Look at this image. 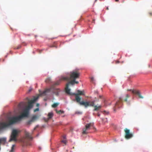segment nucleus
Here are the masks:
<instances>
[{"instance_id": "nucleus-4", "label": "nucleus", "mask_w": 152, "mask_h": 152, "mask_svg": "<svg viewBox=\"0 0 152 152\" xmlns=\"http://www.w3.org/2000/svg\"><path fill=\"white\" fill-rule=\"evenodd\" d=\"M20 132L19 130L16 129H13L10 136V138L9 140V142H10L12 141H16L17 137L18 134Z\"/></svg>"}, {"instance_id": "nucleus-18", "label": "nucleus", "mask_w": 152, "mask_h": 152, "mask_svg": "<svg viewBox=\"0 0 152 152\" xmlns=\"http://www.w3.org/2000/svg\"><path fill=\"white\" fill-rule=\"evenodd\" d=\"M38 97H35L33 99H31V101L28 102L32 104L33 103H34L38 99Z\"/></svg>"}, {"instance_id": "nucleus-1", "label": "nucleus", "mask_w": 152, "mask_h": 152, "mask_svg": "<svg viewBox=\"0 0 152 152\" xmlns=\"http://www.w3.org/2000/svg\"><path fill=\"white\" fill-rule=\"evenodd\" d=\"M19 116L17 117H12L9 118V121L8 123L2 122L0 123V131L3 128L9 126L17 123L21 120Z\"/></svg>"}, {"instance_id": "nucleus-30", "label": "nucleus", "mask_w": 152, "mask_h": 152, "mask_svg": "<svg viewBox=\"0 0 152 152\" xmlns=\"http://www.w3.org/2000/svg\"><path fill=\"white\" fill-rule=\"evenodd\" d=\"M56 47V48H57V47H56L54 45H50V48H52V47Z\"/></svg>"}, {"instance_id": "nucleus-22", "label": "nucleus", "mask_w": 152, "mask_h": 152, "mask_svg": "<svg viewBox=\"0 0 152 152\" xmlns=\"http://www.w3.org/2000/svg\"><path fill=\"white\" fill-rule=\"evenodd\" d=\"M53 116V114L52 112H50L48 113V119L51 118Z\"/></svg>"}, {"instance_id": "nucleus-2", "label": "nucleus", "mask_w": 152, "mask_h": 152, "mask_svg": "<svg viewBox=\"0 0 152 152\" xmlns=\"http://www.w3.org/2000/svg\"><path fill=\"white\" fill-rule=\"evenodd\" d=\"M50 91H52L56 95L58 96L60 90L59 88H56L55 87H54V86H51L50 88L47 89L43 91L41 94V95L45 96L46 95L47 93Z\"/></svg>"}, {"instance_id": "nucleus-36", "label": "nucleus", "mask_w": 152, "mask_h": 152, "mask_svg": "<svg viewBox=\"0 0 152 152\" xmlns=\"http://www.w3.org/2000/svg\"><path fill=\"white\" fill-rule=\"evenodd\" d=\"M119 1V0H115V1L117 2Z\"/></svg>"}, {"instance_id": "nucleus-33", "label": "nucleus", "mask_w": 152, "mask_h": 152, "mask_svg": "<svg viewBox=\"0 0 152 152\" xmlns=\"http://www.w3.org/2000/svg\"><path fill=\"white\" fill-rule=\"evenodd\" d=\"M38 107L39 106V104H37L36 105Z\"/></svg>"}, {"instance_id": "nucleus-39", "label": "nucleus", "mask_w": 152, "mask_h": 152, "mask_svg": "<svg viewBox=\"0 0 152 152\" xmlns=\"http://www.w3.org/2000/svg\"><path fill=\"white\" fill-rule=\"evenodd\" d=\"M107 10H109V9H108V7H107Z\"/></svg>"}, {"instance_id": "nucleus-13", "label": "nucleus", "mask_w": 152, "mask_h": 152, "mask_svg": "<svg viewBox=\"0 0 152 152\" xmlns=\"http://www.w3.org/2000/svg\"><path fill=\"white\" fill-rule=\"evenodd\" d=\"M38 118V116L37 115H34L31 118V120L28 121L27 122V124L30 125L31 124L32 122H34Z\"/></svg>"}, {"instance_id": "nucleus-19", "label": "nucleus", "mask_w": 152, "mask_h": 152, "mask_svg": "<svg viewBox=\"0 0 152 152\" xmlns=\"http://www.w3.org/2000/svg\"><path fill=\"white\" fill-rule=\"evenodd\" d=\"M26 104V103L24 102H21L18 105V107L20 108H22L24 107Z\"/></svg>"}, {"instance_id": "nucleus-25", "label": "nucleus", "mask_w": 152, "mask_h": 152, "mask_svg": "<svg viewBox=\"0 0 152 152\" xmlns=\"http://www.w3.org/2000/svg\"><path fill=\"white\" fill-rule=\"evenodd\" d=\"M15 145H13L11 148V149L10 151V152H13L14 151V147Z\"/></svg>"}, {"instance_id": "nucleus-7", "label": "nucleus", "mask_w": 152, "mask_h": 152, "mask_svg": "<svg viewBox=\"0 0 152 152\" xmlns=\"http://www.w3.org/2000/svg\"><path fill=\"white\" fill-rule=\"evenodd\" d=\"M127 91H130L132 92V93L133 94L138 95L139 98H143V97L141 95L140 92V91H139V90L134 89H128L127 90Z\"/></svg>"}, {"instance_id": "nucleus-5", "label": "nucleus", "mask_w": 152, "mask_h": 152, "mask_svg": "<svg viewBox=\"0 0 152 152\" xmlns=\"http://www.w3.org/2000/svg\"><path fill=\"white\" fill-rule=\"evenodd\" d=\"M79 75L80 73L78 71H73L70 72V77H67L69 78V79L67 80H76V79L79 78Z\"/></svg>"}, {"instance_id": "nucleus-34", "label": "nucleus", "mask_w": 152, "mask_h": 152, "mask_svg": "<svg viewBox=\"0 0 152 152\" xmlns=\"http://www.w3.org/2000/svg\"><path fill=\"white\" fill-rule=\"evenodd\" d=\"M97 116H98V117H99L100 116V114L99 113H98L97 114Z\"/></svg>"}, {"instance_id": "nucleus-27", "label": "nucleus", "mask_w": 152, "mask_h": 152, "mask_svg": "<svg viewBox=\"0 0 152 152\" xmlns=\"http://www.w3.org/2000/svg\"><path fill=\"white\" fill-rule=\"evenodd\" d=\"M39 110V108H37L34 110V112H35L37 111H38Z\"/></svg>"}, {"instance_id": "nucleus-32", "label": "nucleus", "mask_w": 152, "mask_h": 152, "mask_svg": "<svg viewBox=\"0 0 152 152\" xmlns=\"http://www.w3.org/2000/svg\"><path fill=\"white\" fill-rule=\"evenodd\" d=\"M149 15L151 16L152 15V12H149Z\"/></svg>"}, {"instance_id": "nucleus-15", "label": "nucleus", "mask_w": 152, "mask_h": 152, "mask_svg": "<svg viewBox=\"0 0 152 152\" xmlns=\"http://www.w3.org/2000/svg\"><path fill=\"white\" fill-rule=\"evenodd\" d=\"M130 95L128 94H126V96L125 99H124V102H126V104L128 105H130V101H128V99L129 98Z\"/></svg>"}, {"instance_id": "nucleus-41", "label": "nucleus", "mask_w": 152, "mask_h": 152, "mask_svg": "<svg viewBox=\"0 0 152 152\" xmlns=\"http://www.w3.org/2000/svg\"><path fill=\"white\" fill-rule=\"evenodd\" d=\"M93 22L94 23V20H93Z\"/></svg>"}, {"instance_id": "nucleus-14", "label": "nucleus", "mask_w": 152, "mask_h": 152, "mask_svg": "<svg viewBox=\"0 0 152 152\" xmlns=\"http://www.w3.org/2000/svg\"><path fill=\"white\" fill-rule=\"evenodd\" d=\"M69 84H69V83H68L66 85V87L65 89L66 92L67 94H69V95H74L73 94V93L70 92V90L68 88L69 87Z\"/></svg>"}, {"instance_id": "nucleus-31", "label": "nucleus", "mask_w": 152, "mask_h": 152, "mask_svg": "<svg viewBox=\"0 0 152 152\" xmlns=\"http://www.w3.org/2000/svg\"><path fill=\"white\" fill-rule=\"evenodd\" d=\"M20 47H21V46L20 45H19V46H18V47L17 48V49H19V48H20Z\"/></svg>"}, {"instance_id": "nucleus-37", "label": "nucleus", "mask_w": 152, "mask_h": 152, "mask_svg": "<svg viewBox=\"0 0 152 152\" xmlns=\"http://www.w3.org/2000/svg\"><path fill=\"white\" fill-rule=\"evenodd\" d=\"M26 99L28 100H29L28 98V97L26 98Z\"/></svg>"}, {"instance_id": "nucleus-40", "label": "nucleus", "mask_w": 152, "mask_h": 152, "mask_svg": "<svg viewBox=\"0 0 152 152\" xmlns=\"http://www.w3.org/2000/svg\"><path fill=\"white\" fill-rule=\"evenodd\" d=\"M29 91H31V90H29Z\"/></svg>"}, {"instance_id": "nucleus-17", "label": "nucleus", "mask_w": 152, "mask_h": 152, "mask_svg": "<svg viewBox=\"0 0 152 152\" xmlns=\"http://www.w3.org/2000/svg\"><path fill=\"white\" fill-rule=\"evenodd\" d=\"M76 80H71L69 82V84H72V85H74L75 83L78 84V82L75 81Z\"/></svg>"}, {"instance_id": "nucleus-6", "label": "nucleus", "mask_w": 152, "mask_h": 152, "mask_svg": "<svg viewBox=\"0 0 152 152\" xmlns=\"http://www.w3.org/2000/svg\"><path fill=\"white\" fill-rule=\"evenodd\" d=\"M73 94L75 96V99L77 102L79 103L80 104L81 98L79 96V95H84L83 92L80 90L77 91V93H73Z\"/></svg>"}, {"instance_id": "nucleus-12", "label": "nucleus", "mask_w": 152, "mask_h": 152, "mask_svg": "<svg viewBox=\"0 0 152 152\" xmlns=\"http://www.w3.org/2000/svg\"><path fill=\"white\" fill-rule=\"evenodd\" d=\"M28 113L29 110H28V109L25 108L23 113L19 116L20 117V118L22 119L23 117L27 116L28 114Z\"/></svg>"}, {"instance_id": "nucleus-29", "label": "nucleus", "mask_w": 152, "mask_h": 152, "mask_svg": "<svg viewBox=\"0 0 152 152\" xmlns=\"http://www.w3.org/2000/svg\"><path fill=\"white\" fill-rule=\"evenodd\" d=\"M63 139L64 140H66V136L65 135H64L63 136Z\"/></svg>"}, {"instance_id": "nucleus-24", "label": "nucleus", "mask_w": 152, "mask_h": 152, "mask_svg": "<svg viewBox=\"0 0 152 152\" xmlns=\"http://www.w3.org/2000/svg\"><path fill=\"white\" fill-rule=\"evenodd\" d=\"M56 113H57L60 114H62L63 113H64V112L63 111H62L61 110H59V111H57V110H56Z\"/></svg>"}, {"instance_id": "nucleus-21", "label": "nucleus", "mask_w": 152, "mask_h": 152, "mask_svg": "<svg viewBox=\"0 0 152 152\" xmlns=\"http://www.w3.org/2000/svg\"><path fill=\"white\" fill-rule=\"evenodd\" d=\"M32 107V104L28 102V105L26 108L28 109V110H29Z\"/></svg>"}, {"instance_id": "nucleus-9", "label": "nucleus", "mask_w": 152, "mask_h": 152, "mask_svg": "<svg viewBox=\"0 0 152 152\" xmlns=\"http://www.w3.org/2000/svg\"><path fill=\"white\" fill-rule=\"evenodd\" d=\"M92 126V124L91 123L87 124L85 126V127L83 129L82 134H87L88 132H86V131L89 130L90 127Z\"/></svg>"}, {"instance_id": "nucleus-3", "label": "nucleus", "mask_w": 152, "mask_h": 152, "mask_svg": "<svg viewBox=\"0 0 152 152\" xmlns=\"http://www.w3.org/2000/svg\"><path fill=\"white\" fill-rule=\"evenodd\" d=\"M80 105H83L85 107H87L88 106L94 107V110L96 111L102 107L101 105L97 106L96 105H94V101H91L90 102H88L81 101L80 102Z\"/></svg>"}, {"instance_id": "nucleus-20", "label": "nucleus", "mask_w": 152, "mask_h": 152, "mask_svg": "<svg viewBox=\"0 0 152 152\" xmlns=\"http://www.w3.org/2000/svg\"><path fill=\"white\" fill-rule=\"evenodd\" d=\"M45 82L48 83H52L51 78L50 77L47 78L45 80Z\"/></svg>"}, {"instance_id": "nucleus-16", "label": "nucleus", "mask_w": 152, "mask_h": 152, "mask_svg": "<svg viewBox=\"0 0 152 152\" xmlns=\"http://www.w3.org/2000/svg\"><path fill=\"white\" fill-rule=\"evenodd\" d=\"M25 135L26 138L28 139H32L30 134L28 132H25Z\"/></svg>"}, {"instance_id": "nucleus-35", "label": "nucleus", "mask_w": 152, "mask_h": 152, "mask_svg": "<svg viewBox=\"0 0 152 152\" xmlns=\"http://www.w3.org/2000/svg\"><path fill=\"white\" fill-rule=\"evenodd\" d=\"M102 97V96L100 95L99 96V97L100 98H101Z\"/></svg>"}, {"instance_id": "nucleus-23", "label": "nucleus", "mask_w": 152, "mask_h": 152, "mask_svg": "<svg viewBox=\"0 0 152 152\" xmlns=\"http://www.w3.org/2000/svg\"><path fill=\"white\" fill-rule=\"evenodd\" d=\"M58 105V104L57 103H54L52 105V107L53 108H55Z\"/></svg>"}, {"instance_id": "nucleus-28", "label": "nucleus", "mask_w": 152, "mask_h": 152, "mask_svg": "<svg viewBox=\"0 0 152 152\" xmlns=\"http://www.w3.org/2000/svg\"><path fill=\"white\" fill-rule=\"evenodd\" d=\"M94 77H92L91 78V81L92 82H93V81H94Z\"/></svg>"}, {"instance_id": "nucleus-11", "label": "nucleus", "mask_w": 152, "mask_h": 152, "mask_svg": "<svg viewBox=\"0 0 152 152\" xmlns=\"http://www.w3.org/2000/svg\"><path fill=\"white\" fill-rule=\"evenodd\" d=\"M69 79V78L67 77H62L61 78L59 79V80L57 81L52 86H54V87H55V86L58 85H59L60 83V82L62 80H68Z\"/></svg>"}, {"instance_id": "nucleus-8", "label": "nucleus", "mask_w": 152, "mask_h": 152, "mask_svg": "<svg viewBox=\"0 0 152 152\" xmlns=\"http://www.w3.org/2000/svg\"><path fill=\"white\" fill-rule=\"evenodd\" d=\"M125 133V137L127 139L132 138L133 137V134L130 132V130L126 128L124 130Z\"/></svg>"}, {"instance_id": "nucleus-38", "label": "nucleus", "mask_w": 152, "mask_h": 152, "mask_svg": "<svg viewBox=\"0 0 152 152\" xmlns=\"http://www.w3.org/2000/svg\"><path fill=\"white\" fill-rule=\"evenodd\" d=\"M119 63V61H118L117 62H116V63Z\"/></svg>"}, {"instance_id": "nucleus-10", "label": "nucleus", "mask_w": 152, "mask_h": 152, "mask_svg": "<svg viewBox=\"0 0 152 152\" xmlns=\"http://www.w3.org/2000/svg\"><path fill=\"white\" fill-rule=\"evenodd\" d=\"M122 98L121 97L119 98V100L115 104V109H117L121 107L122 104Z\"/></svg>"}, {"instance_id": "nucleus-26", "label": "nucleus", "mask_w": 152, "mask_h": 152, "mask_svg": "<svg viewBox=\"0 0 152 152\" xmlns=\"http://www.w3.org/2000/svg\"><path fill=\"white\" fill-rule=\"evenodd\" d=\"M61 142L64 144L65 145H66L67 143V141L66 140L64 139V140H62Z\"/></svg>"}]
</instances>
